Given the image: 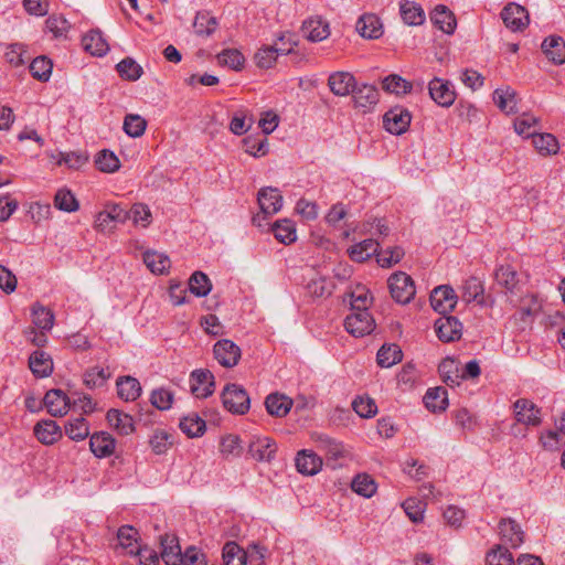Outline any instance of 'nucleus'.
Masks as SVG:
<instances>
[{
    "mask_svg": "<svg viewBox=\"0 0 565 565\" xmlns=\"http://www.w3.org/2000/svg\"><path fill=\"white\" fill-rule=\"evenodd\" d=\"M298 45L296 35L292 33L282 34L279 38V43L275 46H265L259 49L255 56V64L259 68H270L279 56L294 55V49Z\"/></svg>",
    "mask_w": 565,
    "mask_h": 565,
    "instance_id": "f257e3e1",
    "label": "nucleus"
},
{
    "mask_svg": "<svg viewBox=\"0 0 565 565\" xmlns=\"http://www.w3.org/2000/svg\"><path fill=\"white\" fill-rule=\"evenodd\" d=\"M388 288L392 298L402 305L408 303L416 294L414 280L404 271H397L388 278Z\"/></svg>",
    "mask_w": 565,
    "mask_h": 565,
    "instance_id": "f03ea898",
    "label": "nucleus"
},
{
    "mask_svg": "<svg viewBox=\"0 0 565 565\" xmlns=\"http://www.w3.org/2000/svg\"><path fill=\"white\" fill-rule=\"evenodd\" d=\"M221 397L223 406L232 414L243 415L249 409V396L247 392L237 384H227Z\"/></svg>",
    "mask_w": 565,
    "mask_h": 565,
    "instance_id": "7ed1b4c3",
    "label": "nucleus"
},
{
    "mask_svg": "<svg viewBox=\"0 0 565 565\" xmlns=\"http://www.w3.org/2000/svg\"><path fill=\"white\" fill-rule=\"evenodd\" d=\"M345 330L353 337L370 334L375 328V321L369 310H351L344 320Z\"/></svg>",
    "mask_w": 565,
    "mask_h": 565,
    "instance_id": "20e7f679",
    "label": "nucleus"
},
{
    "mask_svg": "<svg viewBox=\"0 0 565 565\" xmlns=\"http://www.w3.org/2000/svg\"><path fill=\"white\" fill-rule=\"evenodd\" d=\"M411 113L404 107H393L383 116V126L392 135L404 134L411 125Z\"/></svg>",
    "mask_w": 565,
    "mask_h": 565,
    "instance_id": "39448f33",
    "label": "nucleus"
},
{
    "mask_svg": "<svg viewBox=\"0 0 565 565\" xmlns=\"http://www.w3.org/2000/svg\"><path fill=\"white\" fill-rule=\"evenodd\" d=\"M457 295L448 285L436 287L430 294V305L433 309L440 315L450 313L457 305Z\"/></svg>",
    "mask_w": 565,
    "mask_h": 565,
    "instance_id": "423d86ee",
    "label": "nucleus"
},
{
    "mask_svg": "<svg viewBox=\"0 0 565 565\" xmlns=\"http://www.w3.org/2000/svg\"><path fill=\"white\" fill-rule=\"evenodd\" d=\"M213 353L215 360L227 369L235 366L242 354L241 348L228 339L218 340L213 347Z\"/></svg>",
    "mask_w": 565,
    "mask_h": 565,
    "instance_id": "0eeeda50",
    "label": "nucleus"
},
{
    "mask_svg": "<svg viewBox=\"0 0 565 565\" xmlns=\"http://www.w3.org/2000/svg\"><path fill=\"white\" fill-rule=\"evenodd\" d=\"M501 18L505 26L512 31H522L530 22L526 9L515 2H510L502 9Z\"/></svg>",
    "mask_w": 565,
    "mask_h": 565,
    "instance_id": "6e6552de",
    "label": "nucleus"
},
{
    "mask_svg": "<svg viewBox=\"0 0 565 565\" xmlns=\"http://www.w3.org/2000/svg\"><path fill=\"white\" fill-rule=\"evenodd\" d=\"M428 90L431 99L441 107H450L456 100V92L449 81L435 77L429 82Z\"/></svg>",
    "mask_w": 565,
    "mask_h": 565,
    "instance_id": "1a4fd4ad",
    "label": "nucleus"
},
{
    "mask_svg": "<svg viewBox=\"0 0 565 565\" xmlns=\"http://www.w3.org/2000/svg\"><path fill=\"white\" fill-rule=\"evenodd\" d=\"M214 375L209 370H194L190 375L191 393L200 398H206L214 392Z\"/></svg>",
    "mask_w": 565,
    "mask_h": 565,
    "instance_id": "9d476101",
    "label": "nucleus"
},
{
    "mask_svg": "<svg viewBox=\"0 0 565 565\" xmlns=\"http://www.w3.org/2000/svg\"><path fill=\"white\" fill-rule=\"evenodd\" d=\"M276 451L277 445L269 437L253 436L248 441V454L257 461L270 462Z\"/></svg>",
    "mask_w": 565,
    "mask_h": 565,
    "instance_id": "9b49d317",
    "label": "nucleus"
},
{
    "mask_svg": "<svg viewBox=\"0 0 565 565\" xmlns=\"http://www.w3.org/2000/svg\"><path fill=\"white\" fill-rule=\"evenodd\" d=\"M513 407L518 423L526 426H539L541 424V409L533 402L519 398Z\"/></svg>",
    "mask_w": 565,
    "mask_h": 565,
    "instance_id": "f8f14e48",
    "label": "nucleus"
},
{
    "mask_svg": "<svg viewBox=\"0 0 565 565\" xmlns=\"http://www.w3.org/2000/svg\"><path fill=\"white\" fill-rule=\"evenodd\" d=\"M435 329L439 340L444 342H451L460 339L462 324L458 318L444 315L436 320Z\"/></svg>",
    "mask_w": 565,
    "mask_h": 565,
    "instance_id": "ddd939ff",
    "label": "nucleus"
},
{
    "mask_svg": "<svg viewBox=\"0 0 565 565\" xmlns=\"http://www.w3.org/2000/svg\"><path fill=\"white\" fill-rule=\"evenodd\" d=\"M257 201L264 215H274L282 206V196L278 189L266 186L258 191Z\"/></svg>",
    "mask_w": 565,
    "mask_h": 565,
    "instance_id": "4468645a",
    "label": "nucleus"
},
{
    "mask_svg": "<svg viewBox=\"0 0 565 565\" xmlns=\"http://www.w3.org/2000/svg\"><path fill=\"white\" fill-rule=\"evenodd\" d=\"M323 461L312 450H300L296 456V468L298 472L305 476H315L322 468Z\"/></svg>",
    "mask_w": 565,
    "mask_h": 565,
    "instance_id": "2eb2a0df",
    "label": "nucleus"
},
{
    "mask_svg": "<svg viewBox=\"0 0 565 565\" xmlns=\"http://www.w3.org/2000/svg\"><path fill=\"white\" fill-rule=\"evenodd\" d=\"M351 94L355 107L363 108L364 111L371 110L379 102V90L370 84H356Z\"/></svg>",
    "mask_w": 565,
    "mask_h": 565,
    "instance_id": "dca6fc26",
    "label": "nucleus"
},
{
    "mask_svg": "<svg viewBox=\"0 0 565 565\" xmlns=\"http://www.w3.org/2000/svg\"><path fill=\"white\" fill-rule=\"evenodd\" d=\"M161 558L167 565H181L182 553L175 535L166 534L161 536Z\"/></svg>",
    "mask_w": 565,
    "mask_h": 565,
    "instance_id": "f3484780",
    "label": "nucleus"
},
{
    "mask_svg": "<svg viewBox=\"0 0 565 565\" xmlns=\"http://www.w3.org/2000/svg\"><path fill=\"white\" fill-rule=\"evenodd\" d=\"M43 402L47 412L55 417L65 415L70 407V398L62 390H50Z\"/></svg>",
    "mask_w": 565,
    "mask_h": 565,
    "instance_id": "a211bd4d",
    "label": "nucleus"
},
{
    "mask_svg": "<svg viewBox=\"0 0 565 565\" xmlns=\"http://www.w3.org/2000/svg\"><path fill=\"white\" fill-rule=\"evenodd\" d=\"M542 51L555 65L565 62V41L559 35H550L542 42Z\"/></svg>",
    "mask_w": 565,
    "mask_h": 565,
    "instance_id": "6ab92c4d",
    "label": "nucleus"
},
{
    "mask_svg": "<svg viewBox=\"0 0 565 565\" xmlns=\"http://www.w3.org/2000/svg\"><path fill=\"white\" fill-rule=\"evenodd\" d=\"M484 287L483 282L477 277H469L462 285L461 298L467 303L476 301L481 306H492L493 300L489 303L483 297Z\"/></svg>",
    "mask_w": 565,
    "mask_h": 565,
    "instance_id": "aec40b11",
    "label": "nucleus"
},
{
    "mask_svg": "<svg viewBox=\"0 0 565 565\" xmlns=\"http://www.w3.org/2000/svg\"><path fill=\"white\" fill-rule=\"evenodd\" d=\"M115 446L116 441L108 433L99 431L90 436L89 448L97 458L111 456L115 451Z\"/></svg>",
    "mask_w": 565,
    "mask_h": 565,
    "instance_id": "412c9836",
    "label": "nucleus"
},
{
    "mask_svg": "<svg viewBox=\"0 0 565 565\" xmlns=\"http://www.w3.org/2000/svg\"><path fill=\"white\" fill-rule=\"evenodd\" d=\"M301 31L311 42H320L330 35L329 23L321 18H310L303 21Z\"/></svg>",
    "mask_w": 565,
    "mask_h": 565,
    "instance_id": "4be33fe9",
    "label": "nucleus"
},
{
    "mask_svg": "<svg viewBox=\"0 0 565 565\" xmlns=\"http://www.w3.org/2000/svg\"><path fill=\"white\" fill-rule=\"evenodd\" d=\"M355 29L364 39L375 40L383 34V25L380 18L372 13L363 14L358 20Z\"/></svg>",
    "mask_w": 565,
    "mask_h": 565,
    "instance_id": "5701e85b",
    "label": "nucleus"
},
{
    "mask_svg": "<svg viewBox=\"0 0 565 565\" xmlns=\"http://www.w3.org/2000/svg\"><path fill=\"white\" fill-rule=\"evenodd\" d=\"M83 49L93 56H104L109 45L99 30H90L82 38Z\"/></svg>",
    "mask_w": 565,
    "mask_h": 565,
    "instance_id": "b1692460",
    "label": "nucleus"
},
{
    "mask_svg": "<svg viewBox=\"0 0 565 565\" xmlns=\"http://www.w3.org/2000/svg\"><path fill=\"white\" fill-rule=\"evenodd\" d=\"M328 85L333 94L347 96L355 88L356 81L352 73H331Z\"/></svg>",
    "mask_w": 565,
    "mask_h": 565,
    "instance_id": "393cba45",
    "label": "nucleus"
},
{
    "mask_svg": "<svg viewBox=\"0 0 565 565\" xmlns=\"http://www.w3.org/2000/svg\"><path fill=\"white\" fill-rule=\"evenodd\" d=\"M29 367L34 376L47 377L53 372V361L46 352L36 350L29 358Z\"/></svg>",
    "mask_w": 565,
    "mask_h": 565,
    "instance_id": "a878e982",
    "label": "nucleus"
},
{
    "mask_svg": "<svg viewBox=\"0 0 565 565\" xmlns=\"http://www.w3.org/2000/svg\"><path fill=\"white\" fill-rule=\"evenodd\" d=\"M265 406L271 416L284 417L290 412L292 399L284 394L271 393L266 397Z\"/></svg>",
    "mask_w": 565,
    "mask_h": 565,
    "instance_id": "bb28decb",
    "label": "nucleus"
},
{
    "mask_svg": "<svg viewBox=\"0 0 565 565\" xmlns=\"http://www.w3.org/2000/svg\"><path fill=\"white\" fill-rule=\"evenodd\" d=\"M499 530L502 541L510 544L511 547H519L523 543V531L515 521L511 519L502 520Z\"/></svg>",
    "mask_w": 565,
    "mask_h": 565,
    "instance_id": "cd10ccee",
    "label": "nucleus"
},
{
    "mask_svg": "<svg viewBox=\"0 0 565 565\" xmlns=\"http://www.w3.org/2000/svg\"><path fill=\"white\" fill-rule=\"evenodd\" d=\"M430 19L437 28L447 34L454 33L457 25L455 14L443 4H439L434 9Z\"/></svg>",
    "mask_w": 565,
    "mask_h": 565,
    "instance_id": "c85d7f7f",
    "label": "nucleus"
},
{
    "mask_svg": "<svg viewBox=\"0 0 565 565\" xmlns=\"http://www.w3.org/2000/svg\"><path fill=\"white\" fill-rule=\"evenodd\" d=\"M495 105L505 114H515L518 111L516 93L510 86L497 88L493 93Z\"/></svg>",
    "mask_w": 565,
    "mask_h": 565,
    "instance_id": "c756f323",
    "label": "nucleus"
},
{
    "mask_svg": "<svg viewBox=\"0 0 565 565\" xmlns=\"http://www.w3.org/2000/svg\"><path fill=\"white\" fill-rule=\"evenodd\" d=\"M380 243L373 238L364 239L349 248V256L352 260L362 263L379 252Z\"/></svg>",
    "mask_w": 565,
    "mask_h": 565,
    "instance_id": "7c9ffc66",
    "label": "nucleus"
},
{
    "mask_svg": "<svg viewBox=\"0 0 565 565\" xmlns=\"http://www.w3.org/2000/svg\"><path fill=\"white\" fill-rule=\"evenodd\" d=\"M34 435L42 444L52 445L62 436V431L54 420L47 419L34 426Z\"/></svg>",
    "mask_w": 565,
    "mask_h": 565,
    "instance_id": "2f4dec72",
    "label": "nucleus"
},
{
    "mask_svg": "<svg viewBox=\"0 0 565 565\" xmlns=\"http://www.w3.org/2000/svg\"><path fill=\"white\" fill-rule=\"evenodd\" d=\"M117 393L118 396L126 401H135L141 394V385L139 381L131 376H121L117 379Z\"/></svg>",
    "mask_w": 565,
    "mask_h": 565,
    "instance_id": "473e14b6",
    "label": "nucleus"
},
{
    "mask_svg": "<svg viewBox=\"0 0 565 565\" xmlns=\"http://www.w3.org/2000/svg\"><path fill=\"white\" fill-rule=\"evenodd\" d=\"M106 418L119 434L129 435L135 430L134 419L130 415L111 408L107 412Z\"/></svg>",
    "mask_w": 565,
    "mask_h": 565,
    "instance_id": "72a5a7b5",
    "label": "nucleus"
},
{
    "mask_svg": "<svg viewBox=\"0 0 565 565\" xmlns=\"http://www.w3.org/2000/svg\"><path fill=\"white\" fill-rule=\"evenodd\" d=\"M532 143L541 156L547 157L556 154L559 150V145L555 136L552 134H537L533 135Z\"/></svg>",
    "mask_w": 565,
    "mask_h": 565,
    "instance_id": "f704fd0d",
    "label": "nucleus"
},
{
    "mask_svg": "<svg viewBox=\"0 0 565 565\" xmlns=\"http://www.w3.org/2000/svg\"><path fill=\"white\" fill-rule=\"evenodd\" d=\"M424 403L434 413L445 411L448 405L447 391L443 387L429 388L424 396Z\"/></svg>",
    "mask_w": 565,
    "mask_h": 565,
    "instance_id": "c9c22d12",
    "label": "nucleus"
},
{
    "mask_svg": "<svg viewBox=\"0 0 565 565\" xmlns=\"http://www.w3.org/2000/svg\"><path fill=\"white\" fill-rule=\"evenodd\" d=\"M217 20L209 11H199L193 21L194 32L199 36H210L217 28Z\"/></svg>",
    "mask_w": 565,
    "mask_h": 565,
    "instance_id": "e433bc0d",
    "label": "nucleus"
},
{
    "mask_svg": "<svg viewBox=\"0 0 565 565\" xmlns=\"http://www.w3.org/2000/svg\"><path fill=\"white\" fill-rule=\"evenodd\" d=\"M438 372L444 383L450 387L460 384V371L454 359H444L438 365Z\"/></svg>",
    "mask_w": 565,
    "mask_h": 565,
    "instance_id": "4c0bfd02",
    "label": "nucleus"
},
{
    "mask_svg": "<svg viewBox=\"0 0 565 565\" xmlns=\"http://www.w3.org/2000/svg\"><path fill=\"white\" fill-rule=\"evenodd\" d=\"M117 539L119 546L127 551L129 554H136L140 548L138 544V532L131 525H122L118 529Z\"/></svg>",
    "mask_w": 565,
    "mask_h": 565,
    "instance_id": "58836bf2",
    "label": "nucleus"
},
{
    "mask_svg": "<svg viewBox=\"0 0 565 565\" xmlns=\"http://www.w3.org/2000/svg\"><path fill=\"white\" fill-rule=\"evenodd\" d=\"M498 285L507 292H514L519 282L518 273L510 265H501L494 274Z\"/></svg>",
    "mask_w": 565,
    "mask_h": 565,
    "instance_id": "ea45409f",
    "label": "nucleus"
},
{
    "mask_svg": "<svg viewBox=\"0 0 565 565\" xmlns=\"http://www.w3.org/2000/svg\"><path fill=\"white\" fill-rule=\"evenodd\" d=\"M403 353L397 344H384L377 352L376 360L381 367H391L402 361Z\"/></svg>",
    "mask_w": 565,
    "mask_h": 565,
    "instance_id": "a19ab883",
    "label": "nucleus"
},
{
    "mask_svg": "<svg viewBox=\"0 0 565 565\" xmlns=\"http://www.w3.org/2000/svg\"><path fill=\"white\" fill-rule=\"evenodd\" d=\"M217 65L220 67H228L232 71H242L245 58L236 49L223 50L216 55Z\"/></svg>",
    "mask_w": 565,
    "mask_h": 565,
    "instance_id": "79ce46f5",
    "label": "nucleus"
},
{
    "mask_svg": "<svg viewBox=\"0 0 565 565\" xmlns=\"http://www.w3.org/2000/svg\"><path fill=\"white\" fill-rule=\"evenodd\" d=\"M32 322L35 328L42 331H49L53 328L54 315L50 309L42 305L35 303L32 306Z\"/></svg>",
    "mask_w": 565,
    "mask_h": 565,
    "instance_id": "37998d69",
    "label": "nucleus"
},
{
    "mask_svg": "<svg viewBox=\"0 0 565 565\" xmlns=\"http://www.w3.org/2000/svg\"><path fill=\"white\" fill-rule=\"evenodd\" d=\"M54 206L60 211L72 213L79 209V203L71 190L63 188L54 195Z\"/></svg>",
    "mask_w": 565,
    "mask_h": 565,
    "instance_id": "c03bdc74",
    "label": "nucleus"
},
{
    "mask_svg": "<svg viewBox=\"0 0 565 565\" xmlns=\"http://www.w3.org/2000/svg\"><path fill=\"white\" fill-rule=\"evenodd\" d=\"M143 263L153 274H163L170 267L169 257L154 250L143 253Z\"/></svg>",
    "mask_w": 565,
    "mask_h": 565,
    "instance_id": "a18cd8bd",
    "label": "nucleus"
},
{
    "mask_svg": "<svg viewBox=\"0 0 565 565\" xmlns=\"http://www.w3.org/2000/svg\"><path fill=\"white\" fill-rule=\"evenodd\" d=\"M65 434L75 441L84 440L89 436V426L84 417L70 419L65 425Z\"/></svg>",
    "mask_w": 565,
    "mask_h": 565,
    "instance_id": "49530a36",
    "label": "nucleus"
},
{
    "mask_svg": "<svg viewBox=\"0 0 565 565\" xmlns=\"http://www.w3.org/2000/svg\"><path fill=\"white\" fill-rule=\"evenodd\" d=\"M275 237L284 244L294 243L297 238L296 226L290 220H280L273 225Z\"/></svg>",
    "mask_w": 565,
    "mask_h": 565,
    "instance_id": "de8ad7c7",
    "label": "nucleus"
},
{
    "mask_svg": "<svg viewBox=\"0 0 565 565\" xmlns=\"http://www.w3.org/2000/svg\"><path fill=\"white\" fill-rule=\"evenodd\" d=\"M401 14L404 22L409 25H419L425 20L422 7L412 1H405L401 4Z\"/></svg>",
    "mask_w": 565,
    "mask_h": 565,
    "instance_id": "09e8293b",
    "label": "nucleus"
},
{
    "mask_svg": "<svg viewBox=\"0 0 565 565\" xmlns=\"http://www.w3.org/2000/svg\"><path fill=\"white\" fill-rule=\"evenodd\" d=\"M211 289V280L204 273L194 271L189 278V290L196 297L206 296Z\"/></svg>",
    "mask_w": 565,
    "mask_h": 565,
    "instance_id": "8fccbe9b",
    "label": "nucleus"
},
{
    "mask_svg": "<svg viewBox=\"0 0 565 565\" xmlns=\"http://www.w3.org/2000/svg\"><path fill=\"white\" fill-rule=\"evenodd\" d=\"M181 430L191 438L199 437L206 429L205 420L198 415L185 416L180 420Z\"/></svg>",
    "mask_w": 565,
    "mask_h": 565,
    "instance_id": "3c124183",
    "label": "nucleus"
},
{
    "mask_svg": "<svg viewBox=\"0 0 565 565\" xmlns=\"http://www.w3.org/2000/svg\"><path fill=\"white\" fill-rule=\"evenodd\" d=\"M351 488L355 493L364 498H371L376 492V483L374 479L366 473L358 475L352 480Z\"/></svg>",
    "mask_w": 565,
    "mask_h": 565,
    "instance_id": "603ef678",
    "label": "nucleus"
},
{
    "mask_svg": "<svg viewBox=\"0 0 565 565\" xmlns=\"http://www.w3.org/2000/svg\"><path fill=\"white\" fill-rule=\"evenodd\" d=\"M383 88L395 95L407 94L412 89V83L395 73H391L383 81Z\"/></svg>",
    "mask_w": 565,
    "mask_h": 565,
    "instance_id": "864d4df0",
    "label": "nucleus"
},
{
    "mask_svg": "<svg viewBox=\"0 0 565 565\" xmlns=\"http://www.w3.org/2000/svg\"><path fill=\"white\" fill-rule=\"evenodd\" d=\"M513 126L518 135L531 138L537 131V119L530 114H523L515 118Z\"/></svg>",
    "mask_w": 565,
    "mask_h": 565,
    "instance_id": "5fc2aeb1",
    "label": "nucleus"
},
{
    "mask_svg": "<svg viewBox=\"0 0 565 565\" xmlns=\"http://www.w3.org/2000/svg\"><path fill=\"white\" fill-rule=\"evenodd\" d=\"M225 565H246V552L235 542H227L223 547Z\"/></svg>",
    "mask_w": 565,
    "mask_h": 565,
    "instance_id": "6e6d98bb",
    "label": "nucleus"
},
{
    "mask_svg": "<svg viewBox=\"0 0 565 565\" xmlns=\"http://www.w3.org/2000/svg\"><path fill=\"white\" fill-rule=\"evenodd\" d=\"M220 451L225 457H239L243 451L242 440L237 435L228 434L221 439Z\"/></svg>",
    "mask_w": 565,
    "mask_h": 565,
    "instance_id": "4d7b16f0",
    "label": "nucleus"
},
{
    "mask_svg": "<svg viewBox=\"0 0 565 565\" xmlns=\"http://www.w3.org/2000/svg\"><path fill=\"white\" fill-rule=\"evenodd\" d=\"M95 164L98 168V170L107 173H113L117 171L120 167L119 159L116 157V154L110 150H102L96 159Z\"/></svg>",
    "mask_w": 565,
    "mask_h": 565,
    "instance_id": "13d9d810",
    "label": "nucleus"
},
{
    "mask_svg": "<svg viewBox=\"0 0 565 565\" xmlns=\"http://www.w3.org/2000/svg\"><path fill=\"white\" fill-rule=\"evenodd\" d=\"M6 60L12 67H21L24 64L29 63L31 56L28 54V51L22 44H12L8 47L6 52Z\"/></svg>",
    "mask_w": 565,
    "mask_h": 565,
    "instance_id": "bf43d9fd",
    "label": "nucleus"
},
{
    "mask_svg": "<svg viewBox=\"0 0 565 565\" xmlns=\"http://www.w3.org/2000/svg\"><path fill=\"white\" fill-rule=\"evenodd\" d=\"M334 284L331 279L326 277H318L312 279L307 285L308 292L313 297H328L332 294Z\"/></svg>",
    "mask_w": 565,
    "mask_h": 565,
    "instance_id": "052dcab7",
    "label": "nucleus"
},
{
    "mask_svg": "<svg viewBox=\"0 0 565 565\" xmlns=\"http://www.w3.org/2000/svg\"><path fill=\"white\" fill-rule=\"evenodd\" d=\"M147 127V121L139 115L129 114L124 119V131L134 138L143 135Z\"/></svg>",
    "mask_w": 565,
    "mask_h": 565,
    "instance_id": "680f3d73",
    "label": "nucleus"
},
{
    "mask_svg": "<svg viewBox=\"0 0 565 565\" xmlns=\"http://www.w3.org/2000/svg\"><path fill=\"white\" fill-rule=\"evenodd\" d=\"M128 212L130 213V218L135 225H140L143 228L150 225L152 214L147 204L135 203Z\"/></svg>",
    "mask_w": 565,
    "mask_h": 565,
    "instance_id": "e2e57ef3",
    "label": "nucleus"
},
{
    "mask_svg": "<svg viewBox=\"0 0 565 565\" xmlns=\"http://www.w3.org/2000/svg\"><path fill=\"white\" fill-rule=\"evenodd\" d=\"M488 565H514L513 556L507 547L498 545L487 554Z\"/></svg>",
    "mask_w": 565,
    "mask_h": 565,
    "instance_id": "0e129e2a",
    "label": "nucleus"
},
{
    "mask_svg": "<svg viewBox=\"0 0 565 565\" xmlns=\"http://www.w3.org/2000/svg\"><path fill=\"white\" fill-rule=\"evenodd\" d=\"M354 412L363 418L373 417L377 412L375 402L370 397L359 396L352 402Z\"/></svg>",
    "mask_w": 565,
    "mask_h": 565,
    "instance_id": "69168bd1",
    "label": "nucleus"
},
{
    "mask_svg": "<svg viewBox=\"0 0 565 565\" xmlns=\"http://www.w3.org/2000/svg\"><path fill=\"white\" fill-rule=\"evenodd\" d=\"M404 256V250L399 246L388 247L377 254L376 262L381 267L388 268L397 264Z\"/></svg>",
    "mask_w": 565,
    "mask_h": 565,
    "instance_id": "338daca9",
    "label": "nucleus"
},
{
    "mask_svg": "<svg viewBox=\"0 0 565 565\" xmlns=\"http://www.w3.org/2000/svg\"><path fill=\"white\" fill-rule=\"evenodd\" d=\"M151 449L157 455H162L172 445L171 435L164 430H156L149 441Z\"/></svg>",
    "mask_w": 565,
    "mask_h": 565,
    "instance_id": "774afa93",
    "label": "nucleus"
}]
</instances>
